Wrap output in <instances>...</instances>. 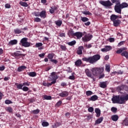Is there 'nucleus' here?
<instances>
[{
	"label": "nucleus",
	"mask_w": 128,
	"mask_h": 128,
	"mask_svg": "<svg viewBox=\"0 0 128 128\" xmlns=\"http://www.w3.org/2000/svg\"><path fill=\"white\" fill-rule=\"evenodd\" d=\"M85 73L86 74L87 76H88V78H92V72H90V70L86 69L85 70Z\"/></svg>",
	"instance_id": "nucleus-14"
},
{
	"label": "nucleus",
	"mask_w": 128,
	"mask_h": 128,
	"mask_svg": "<svg viewBox=\"0 0 128 128\" xmlns=\"http://www.w3.org/2000/svg\"><path fill=\"white\" fill-rule=\"evenodd\" d=\"M112 48L111 46H105V48H102L101 50L102 52H109V50H110Z\"/></svg>",
	"instance_id": "nucleus-11"
},
{
	"label": "nucleus",
	"mask_w": 128,
	"mask_h": 128,
	"mask_svg": "<svg viewBox=\"0 0 128 128\" xmlns=\"http://www.w3.org/2000/svg\"><path fill=\"white\" fill-rule=\"evenodd\" d=\"M124 44V41H122L118 44V46H122Z\"/></svg>",
	"instance_id": "nucleus-59"
},
{
	"label": "nucleus",
	"mask_w": 128,
	"mask_h": 128,
	"mask_svg": "<svg viewBox=\"0 0 128 128\" xmlns=\"http://www.w3.org/2000/svg\"><path fill=\"white\" fill-rule=\"evenodd\" d=\"M28 76H36V72H30L28 74Z\"/></svg>",
	"instance_id": "nucleus-30"
},
{
	"label": "nucleus",
	"mask_w": 128,
	"mask_h": 128,
	"mask_svg": "<svg viewBox=\"0 0 128 128\" xmlns=\"http://www.w3.org/2000/svg\"><path fill=\"white\" fill-rule=\"evenodd\" d=\"M126 86L122 85L121 86H119L117 87V90L118 91L122 90L124 89V88H126Z\"/></svg>",
	"instance_id": "nucleus-28"
},
{
	"label": "nucleus",
	"mask_w": 128,
	"mask_h": 128,
	"mask_svg": "<svg viewBox=\"0 0 128 128\" xmlns=\"http://www.w3.org/2000/svg\"><path fill=\"white\" fill-rule=\"evenodd\" d=\"M22 90H24V92H28V88L24 86L22 88Z\"/></svg>",
	"instance_id": "nucleus-53"
},
{
	"label": "nucleus",
	"mask_w": 128,
	"mask_h": 128,
	"mask_svg": "<svg viewBox=\"0 0 128 128\" xmlns=\"http://www.w3.org/2000/svg\"><path fill=\"white\" fill-rule=\"evenodd\" d=\"M22 86H24L23 84H19L17 85V88H18V90H22Z\"/></svg>",
	"instance_id": "nucleus-48"
},
{
	"label": "nucleus",
	"mask_w": 128,
	"mask_h": 128,
	"mask_svg": "<svg viewBox=\"0 0 128 128\" xmlns=\"http://www.w3.org/2000/svg\"><path fill=\"white\" fill-rule=\"evenodd\" d=\"M76 33H74V32L73 30H70L68 32V34L69 36H74V34Z\"/></svg>",
	"instance_id": "nucleus-35"
},
{
	"label": "nucleus",
	"mask_w": 128,
	"mask_h": 128,
	"mask_svg": "<svg viewBox=\"0 0 128 128\" xmlns=\"http://www.w3.org/2000/svg\"><path fill=\"white\" fill-rule=\"evenodd\" d=\"M84 50V48L83 46H79L77 50L76 54L79 55L82 54V50Z\"/></svg>",
	"instance_id": "nucleus-10"
},
{
	"label": "nucleus",
	"mask_w": 128,
	"mask_h": 128,
	"mask_svg": "<svg viewBox=\"0 0 128 128\" xmlns=\"http://www.w3.org/2000/svg\"><path fill=\"white\" fill-rule=\"evenodd\" d=\"M111 118L114 122H116L118 120V115H114L112 116Z\"/></svg>",
	"instance_id": "nucleus-22"
},
{
	"label": "nucleus",
	"mask_w": 128,
	"mask_h": 128,
	"mask_svg": "<svg viewBox=\"0 0 128 128\" xmlns=\"http://www.w3.org/2000/svg\"><path fill=\"white\" fill-rule=\"evenodd\" d=\"M62 104V101L59 100L56 104V106H60Z\"/></svg>",
	"instance_id": "nucleus-54"
},
{
	"label": "nucleus",
	"mask_w": 128,
	"mask_h": 128,
	"mask_svg": "<svg viewBox=\"0 0 128 128\" xmlns=\"http://www.w3.org/2000/svg\"><path fill=\"white\" fill-rule=\"evenodd\" d=\"M85 46H86L87 48H92V45L90 44H86Z\"/></svg>",
	"instance_id": "nucleus-60"
},
{
	"label": "nucleus",
	"mask_w": 128,
	"mask_h": 128,
	"mask_svg": "<svg viewBox=\"0 0 128 128\" xmlns=\"http://www.w3.org/2000/svg\"><path fill=\"white\" fill-rule=\"evenodd\" d=\"M12 101H10V100H6L5 101V104H12Z\"/></svg>",
	"instance_id": "nucleus-57"
},
{
	"label": "nucleus",
	"mask_w": 128,
	"mask_h": 128,
	"mask_svg": "<svg viewBox=\"0 0 128 128\" xmlns=\"http://www.w3.org/2000/svg\"><path fill=\"white\" fill-rule=\"evenodd\" d=\"M44 56H46V54H44V53L40 54H39V56L40 58H44Z\"/></svg>",
	"instance_id": "nucleus-63"
},
{
	"label": "nucleus",
	"mask_w": 128,
	"mask_h": 128,
	"mask_svg": "<svg viewBox=\"0 0 128 128\" xmlns=\"http://www.w3.org/2000/svg\"><path fill=\"white\" fill-rule=\"evenodd\" d=\"M22 85H23V86H30V84L26 82L23 83Z\"/></svg>",
	"instance_id": "nucleus-64"
},
{
	"label": "nucleus",
	"mask_w": 128,
	"mask_h": 128,
	"mask_svg": "<svg viewBox=\"0 0 128 128\" xmlns=\"http://www.w3.org/2000/svg\"><path fill=\"white\" fill-rule=\"evenodd\" d=\"M50 62H52L54 64H58V61H56V60L52 59L50 60Z\"/></svg>",
	"instance_id": "nucleus-61"
},
{
	"label": "nucleus",
	"mask_w": 128,
	"mask_h": 128,
	"mask_svg": "<svg viewBox=\"0 0 128 128\" xmlns=\"http://www.w3.org/2000/svg\"><path fill=\"white\" fill-rule=\"evenodd\" d=\"M88 112H94V108L90 107L88 108Z\"/></svg>",
	"instance_id": "nucleus-52"
},
{
	"label": "nucleus",
	"mask_w": 128,
	"mask_h": 128,
	"mask_svg": "<svg viewBox=\"0 0 128 128\" xmlns=\"http://www.w3.org/2000/svg\"><path fill=\"white\" fill-rule=\"evenodd\" d=\"M74 36H76L77 38L79 39L82 37V32H76L74 34Z\"/></svg>",
	"instance_id": "nucleus-12"
},
{
	"label": "nucleus",
	"mask_w": 128,
	"mask_h": 128,
	"mask_svg": "<svg viewBox=\"0 0 128 128\" xmlns=\"http://www.w3.org/2000/svg\"><path fill=\"white\" fill-rule=\"evenodd\" d=\"M116 18H120V16L114 14H112L110 16V20L113 22H114V20H116Z\"/></svg>",
	"instance_id": "nucleus-13"
},
{
	"label": "nucleus",
	"mask_w": 128,
	"mask_h": 128,
	"mask_svg": "<svg viewBox=\"0 0 128 128\" xmlns=\"http://www.w3.org/2000/svg\"><path fill=\"white\" fill-rule=\"evenodd\" d=\"M120 6L122 8H128V4L126 2H122V4H120Z\"/></svg>",
	"instance_id": "nucleus-26"
},
{
	"label": "nucleus",
	"mask_w": 128,
	"mask_h": 128,
	"mask_svg": "<svg viewBox=\"0 0 128 128\" xmlns=\"http://www.w3.org/2000/svg\"><path fill=\"white\" fill-rule=\"evenodd\" d=\"M100 60V55L98 54H95L92 56H90L88 58H82L84 62H90V64H94L98 60Z\"/></svg>",
	"instance_id": "nucleus-2"
},
{
	"label": "nucleus",
	"mask_w": 128,
	"mask_h": 128,
	"mask_svg": "<svg viewBox=\"0 0 128 128\" xmlns=\"http://www.w3.org/2000/svg\"><path fill=\"white\" fill-rule=\"evenodd\" d=\"M44 100H52V96H48L46 95L44 96Z\"/></svg>",
	"instance_id": "nucleus-41"
},
{
	"label": "nucleus",
	"mask_w": 128,
	"mask_h": 128,
	"mask_svg": "<svg viewBox=\"0 0 128 128\" xmlns=\"http://www.w3.org/2000/svg\"><path fill=\"white\" fill-rule=\"evenodd\" d=\"M86 96H92V92L90 90L87 91L86 92Z\"/></svg>",
	"instance_id": "nucleus-45"
},
{
	"label": "nucleus",
	"mask_w": 128,
	"mask_h": 128,
	"mask_svg": "<svg viewBox=\"0 0 128 128\" xmlns=\"http://www.w3.org/2000/svg\"><path fill=\"white\" fill-rule=\"evenodd\" d=\"M94 76H96L97 74H100L104 72V67L101 68H92L91 70Z\"/></svg>",
	"instance_id": "nucleus-4"
},
{
	"label": "nucleus",
	"mask_w": 128,
	"mask_h": 128,
	"mask_svg": "<svg viewBox=\"0 0 128 128\" xmlns=\"http://www.w3.org/2000/svg\"><path fill=\"white\" fill-rule=\"evenodd\" d=\"M100 86L102 88H106V82H100Z\"/></svg>",
	"instance_id": "nucleus-23"
},
{
	"label": "nucleus",
	"mask_w": 128,
	"mask_h": 128,
	"mask_svg": "<svg viewBox=\"0 0 128 128\" xmlns=\"http://www.w3.org/2000/svg\"><path fill=\"white\" fill-rule=\"evenodd\" d=\"M122 10V8L120 6V3L116 4V6H114V10L116 12H117V14H121Z\"/></svg>",
	"instance_id": "nucleus-7"
},
{
	"label": "nucleus",
	"mask_w": 128,
	"mask_h": 128,
	"mask_svg": "<svg viewBox=\"0 0 128 128\" xmlns=\"http://www.w3.org/2000/svg\"><path fill=\"white\" fill-rule=\"evenodd\" d=\"M20 4L22 6H24V8H27V6H28V3L26 2H22V1L20 2Z\"/></svg>",
	"instance_id": "nucleus-24"
},
{
	"label": "nucleus",
	"mask_w": 128,
	"mask_h": 128,
	"mask_svg": "<svg viewBox=\"0 0 128 128\" xmlns=\"http://www.w3.org/2000/svg\"><path fill=\"white\" fill-rule=\"evenodd\" d=\"M92 36L90 34H86L84 36V37L82 38V40L83 42H90V40H92Z\"/></svg>",
	"instance_id": "nucleus-8"
},
{
	"label": "nucleus",
	"mask_w": 128,
	"mask_h": 128,
	"mask_svg": "<svg viewBox=\"0 0 128 128\" xmlns=\"http://www.w3.org/2000/svg\"><path fill=\"white\" fill-rule=\"evenodd\" d=\"M5 8H10V5L8 4H5Z\"/></svg>",
	"instance_id": "nucleus-58"
},
{
	"label": "nucleus",
	"mask_w": 128,
	"mask_h": 128,
	"mask_svg": "<svg viewBox=\"0 0 128 128\" xmlns=\"http://www.w3.org/2000/svg\"><path fill=\"white\" fill-rule=\"evenodd\" d=\"M111 110L112 112H116V110H118V108L115 107H112L111 108Z\"/></svg>",
	"instance_id": "nucleus-46"
},
{
	"label": "nucleus",
	"mask_w": 128,
	"mask_h": 128,
	"mask_svg": "<svg viewBox=\"0 0 128 128\" xmlns=\"http://www.w3.org/2000/svg\"><path fill=\"white\" fill-rule=\"evenodd\" d=\"M58 76L56 74V72H54L50 74V76L48 77V81H55V82H56V80H58Z\"/></svg>",
	"instance_id": "nucleus-5"
},
{
	"label": "nucleus",
	"mask_w": 128,
	"mask_h": 128,
	"mask_svg": "<svg viewBox=\"0 0 128 128\" xmlns=\"http://www.w3.org/2000/svg\"><path fill=\"white\" fill-rule=\"evenodd\" d=\"M105 70L106 72H110V65H106Z\"/></svg>",
	"instance_id": "nucleus-33"
},
{
	"label": "nucleus",
	"mask_w": 128,
	"mask_h": 128,
	"mask_svg": "<svg viewBox=\"0 0 128 128\" xmlns=\"http://www.w3.org/2000/svg\"><path fill=\"white\" fill-rule=\"evenodd\" d=\"M95 112L96 114V118H100V108H96L95 109Z\"/></svg>",
	"instance_id": "nucleus-16"
},
{
	"label": "nucleus",
	"mask_w": 128,
	"mask_h": 128,
	"mask_svg": "<svg viewBox=\"0 0 128 128\" xmlns=\"http://www.w3.org/2000/svg\"><path fill=\"white\" fill-rule=\"evenodd\" d=\"M26 66H22L18 68V72H22V70H26Z\"/></svg>",
	"instance_id": "nucleus-21"
},
{
	"label": "nucleus",
	"mask_w": 128,
	"mask_h": 128,
	"mask_svg": "<svg viewBox=\"0 0 128 128\" xmlns=\"http://www.w3.org/2000/svg\"><path fill=\"white\" fill-rule=\"evenodd\" d=\"M18 44V40H12L8 42L10 46H14V44Z\"/></svg>",
	"instance_id": "nucleus-19"
},
{
	"label": "nucleus",
	"mask_w": 128,
	"mask_h": 128,
	"mask_svg": "<svg viewBox=\"0 0 128 128\" xmlns=\"http://www.w3.org/2000/svg\"><path fill=\"white\" fill-rule=\"evenodd\" d=\"M104 120V117H100V118L96 120L95 122V124H98Z\"/></svg>",
	"instance_id": "nucleus-20"
},
{
	"label": "nucleus",
	"mask_w": 128,
	"mask_h": 128,
	"mask_svg": "<svg viewBox=\"0 0 128 128\" xmlns=\"http://www.w3.org/2000/svg\"><path fill=\"white\" fill-rule=\"evenodd\" d=\"M121 55L122 56H125V58H127L128 56V52L126 51H124L122 53Z\"/></svg>",
	"instance_id": "nucleus-29"
},
{
	"label": "nucleus",
	"mask_w": 128,
	"mask_h": 128,
	"mask_svg": "<svg viewBox=\"0 0 128 128\" xmlns=\"http://www.w3.org/2000/svg\"><path fill=\"white\" fill-rule=\"evenodd\" d=\"M81 20L84 22H88V18L86 17H82Z\"/></svg>",
	"instance_id": "nucleus-37"
},
{
	"label": "nucleus",
	"mask_w": 128,
	"mask_h": 128,
	"mask_svg": "<svg viewBox=\"0 0 128 128\" xmlns=\"http://www.w3.org/2000/svg\"><path fill=\"white\" fill-rule=\"evenodd\" d=\"M60 48L62 50H66V47L63 45H60Z\"/></svg>",
	"instance_id": "nucleus-47"
},
{
	"label": "nucleus",
	"mask_w": 128,
	"mask_h": 128,
	"mask_svg": "<svg viewBox=\"0 0 128 128\" xmlns=\"http://www.w3.org/2000/svg\"><path fill=\"white\" fill-rule=\"evenodd\" d=\"M120 22H121L120 20H116L113 22V24L114 26H118Z\"/></svg>",
	"instance_id": "nucleus-15"
},
{
	"label": "nucleus",
	"mask_w": 128,
	"mask_h": 128,
	"mask_svg": "<svg viewBox=\"0 0 128 128\" xmlns=\"http://www.w3.org/2000/svg\"><path fill=\"white\" fill-rule=\"evenodd\" d=\"M42 126H48V122H44L42 123Z\"/></svg>",
	"instance_id": "nucleus-49"
},
{
	"label": "nucleus",
	"mask_w": 128,
	"mask_h": 128,
	"mask_svg": "<svg viewBox=\"0 0 128 128\" xmlns=\"http://www.w3.org/2000/svg\"><path fill=\"white\" fill-rule=\"evenodd\" d=\"M124 124V126H128V120H124L123 122Z\"/></svg>",
	"instance_id": "nucleus-51"
},
{
	"label": "nucleus",
	"mask_w": 128,
	"mask_h": 128,
	"mask_svg": "<svg viewBox=\"0 0 128 128\" xmlns=\"http://www.w3.org/2000/svg\"><path fill=\"white\" fill-rule=\"evenodd\" d=\"M98 97L96 96V95L92 96L90 98V100H92V102H94L98 100Z\"/></svg>",
	"instance_id": "nucleus-25"
},
{
	"label": "nucleus",
	"mask_w": 128,
	"mask_h": 128,
	"mask_svg": "<svg viewBox=\"0 0 128 128\" xmlns=\"http://www.w3.org/2000/svg\"><path fill=\"white\" fill-rule=\"evenodd\" d=\"M110 42H114V38H110L108 39Z\"/></svg>",
	"instance_id": "nucleus-55"
},
{
	"label": "nucleus",
	"mask_w": 128,
	"mask_h": 128,
	"mask_svg": "<svg viewBox=\"0 0 128 128\" xmlns=\"http://www.w3.org/2000/svg\"><path fill=\"white\" fill-rule=\"evenodd\" d=\"M82 60L79 59L75 62V66H82Z\"/></svg>",
	"instance_id": "nucleus-18"
},
{
	"label": "nucleus",
	"mask_w": 128,
	"mask_h": 128,
	"mask_svg": "<svg viewBox=\"0 0 128 128\" xmlns=\"http://www.w3.org/2000/svg\"><path fill=\"white\" fill-rule=\"evenodd\" d=\"M40 46H42V43L39 42V43H36V48H40Z\"/></svg>",
	"instance_id": "nucleus-43"
},
{
	"label": "nucleus",
	"mask_w": 128,
	"mask_h": 128,
	"mask_svg": "<svg viewBox=\"0 0 128 128\" xmlns=\"http://www.w3.org/2000/svg\"><path fill=\"white\" fill-rule=\"evenodd\" d=\"M32 114H38L40 112V110L37 109L34 110H32Z\"/></svg>",
	"instance_id": "nucleus-39"
},
{
	"label": "nucleus",
	"mask_w": 128,
	"mask_h": 128,
	"mask_svg": "<svg viewBox=\"0 0 128 128\" xmlns=\"http://www.w3.org/2000/svg\"><path fill=\"white\" fill-rule=\"evenodd\" d=\"M76 44V40H73L71 42H68V46H74Z\"/></svg>",
	"instance_id": "nucleus-32"
},
{
	"label": "nucleus",
	"mask_w": 128,
	"mask_h": 128,
	"mask_svg": "<svg viewBox=\"0 0 128 128\" xmlns=\"http://www.w3.org/2000/svg\"><path fill=\"white\" fill-rule=\"evenodd\" d=\"M82 14H86V16H90V15H92V13H90V12L89 11L82 12Z\"/></svg>",
	"instance_id": "nucleus-34"
},
{
	"label": "nucleus",
	"mask_w": 128,
	"mask_h": 128,
	"mask_svg": "<svg viewBox=\"0 0 128 128\" xmlns=\"http://www.w3.org/2000/svg\"><path fill=\"white\" fill-rule=\"evenodd\" d=\"M126 50L125 48H121L119 50H118L116 52V54H122V52H124V50Z\"/></svg>",
	"instance_id": "nucleus-31"
},
{
	"label": "nucleus",
	"mask_w": 128,
	"mask_h": 128,
	"mask_svg": "<svg viewBox=\"0 0 128 128\" xmlns=\"http://www.w3.org/2000/svg\"><path fill=\"white\" fill-rule=\"evenodd\" d=\"M18 52H20L18 51L17 52H14V56H20L22 55V54H18Z\"/></svg>",
	"instance_id": "nucleus-40"
},
{
	"label": "nucleus",
	"mask_w": 128,
	"mask_h": 128,
	"mask_svg": "<svg viewBox=\"0 0 128 128\" xmlns=\"http://www.w3.org/2000/svg\"><path fill=\"white\" fill-rule=\"evenodd\" d=\"M56 84V81H52L51 82H47V86H50L52 84Z\"/></svg>",
	"instance_id": "nucleus-42"
},
{
	"label": "nucleus",
	"mask_w": 128,
	"mask_h": 128,
	"mask_svg": "<svg viewBox=\"0 0 128 128\" xmlns=\"http://www.w3.org/2000/svg\"><path fill=\"white\" fill-rule=\"evenodd\" d=\"M6 110L7 112H12V108L10 107H7Z\"/></svg>",
	"instance_id": "nucleus-50"
},
{
	"label": "nucleus",
	"mask_w": 128,
	"mask_h": 128,
	"mask_svg": "<svg viewBox=\"0 0 128 128\" xmlns=\"http://www.w3.org/2000/svg\"><path fill=\"white\" fill-rule=\"evenodd\" d=\"M28 38H24L20 40V42L22 44V46H24V48H28L29 46H30V43L28 42Z\"/></svg>",
	"instance_id": "nucleus-6"
},
{
	"label": "nucleus",
	"mask_w": 128,
	"mask_h": 128,
	"mask_svg": "<svg viewBox=\"0 0 128 128\" xmlns=\"http://www.w3.org/2000/svg\"><path fill=\"white\" fill-rule=\"evenodd\" d=\"M14 34H22V31L20 30L17 28L14 30Z\"/></svg>",
	"instance_id": "nucleus-36"
},
{
	"label": "nucleus",
	"mask_w": 128,
	"mask_h": 128,
	"mask_svg": "<svg viewBox=\"0 0 128 128\" xmlns=\"http://www.w3.org/2000/svg\"><path fill=\"white\" fill-rule=\"evenodd\" d=\"M48 58L52 60V58H54V55L53 54H49L48 56Z\"/></svg>",
	"instance_id": "nucleus-44"
},
{
	"label": "nucleus",
	"mask_w": 128,
	"mask_h": 128,
	"mask_svg": "<svg viewBox=\"0 0 128 128\" xmlns=\"http://www.w3.org/2000/svg\"><path fill=\"white\" fill-rule=\"evenodd\" d=\"M46 10H42L40 12V18H46Z\"/></svg>",
	"instance_id": "nucleus-17"
},
{
	"label": "nucleus",
	"mask_w": 128,
	"mask_h": 128,
	"mask_svg": "<svg viewBox=\"0 0 128 128\" xmlns=\"http://www.w3.org/2000/svg\"><path fill=\"white\" fill-rule=\"evenodd\" d=\"M34 22H42V19L37 17L34 18Z\"/></svg>",
	"instance_id": "nucleus-38"
},
{
	"label": "nucleus",
	"mask_w": 128,
	"mask_h": 128,
	"mask_svg": "<svg viewBox=\"0 0 128 128\" xmlns=\"http://www.w3.org/2000/svg\"><path fill=\"white\" fill-rule=\"evenodd\" d=\"M34 14L35 16H40V12H34Z\"/></svg>",
	"instance_id": "nucleus-56"
},
{
	"label": "nucleus",
	"mask_w": 128,
	"mask_h": 128,
	"mask_svg": "<svg viewBox=\"0 0 128 128\" xmlns=\"http://www.w3.org/2000/svg\"><path fill=\"white\" fill-rule=\"evenodd\" d=\"M111 2H110V0L106 1L100 0L99 2L100 4L104 6H106V8H110V6H113V4H115V2H116V4H120V0H111Z\"/></svg>",
	"instance_id": "nucleus-3"
},
{
	"label": "nucleus",
	"mask_w": 128,
	"mask_h": 128,
	"mask_svg": "<svg viewBox=\"0 0 128 128\" xmlns=\"http://www.w3.org/2000/svg\"><path fill=\"white\" fill-rule=\"evenodd\" d=\"M112 100L113 104H122L126 103V102L128 100V94H126L124 96H115L112 97Z\"/></svg>",
	"instance_id": "nucleus-1"
},
{
	"label": "nucleus",
	"mask_w": 128,
	"mask_h": 128,
	"mask_svg": "<svg viewBox=\"0 0 128 128\" xmlns=\"http://www.w3.org/2000/svg\"><path fill=\"white\" fill-rule=\"evenodd\" d=\"M58 96L61 98H66V96H68V92L67 91L62 92L59 94Z\"/></svg>",
	"instance_id": "nucleus-9"
},
{
	"label": "nucleus",
	"mask_w": 128,
	"mask_h": 128,
	"mask_svg": "<svg viewBox=\"0 0 128 128\" xmlns=\"http://www.w3.org/2000/svg\"><path fill=\"white\" fill-rule=\"evenodd\" d=\"M55 24L58 26H62V20H58L55 22Z\"/></svg>",
	"instance_id": "nucleus-27"
},
{
	"label": "nucleus",
	"mask_w": 128,
	"mask_h": 128,
	"mask_svg": "<svg viewBox=\"0 0 128 128\" xmlns=\"http://www.w3.org/2000/svg\"><path fill=\"white\" fill-rule=\"evenodd\" d=\"M69 80H74V76H70L68 78Z\"/></svg>",
	"instance_id": "nucleus-62"
}]
</instances>
